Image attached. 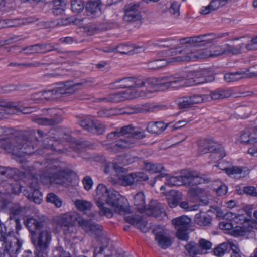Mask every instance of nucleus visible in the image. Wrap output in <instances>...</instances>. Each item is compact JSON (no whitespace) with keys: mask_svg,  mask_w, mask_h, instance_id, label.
I'll use <instances>...</instances> for the list:
<instances>
[{"mask_svg":"<svg viewBox=\"0 0 257 257\" xmlns=\"http://www.w3.org/2000/svg\"><path fill=\"white\" fill-rule=\"evenodd\" d=\"M23 173L25 176L31 177L30 187L32 192L29 194L28 198L36 204H40L42 201V193L39 190L38 176L42 183L49 187L53 184H63L70 177L65 164L55 159H48L41 163L36 162L33 166H27Z\"/></svg>","mask_w":257,"mask_h":257,"instance_id":"obj_1","label":"nucleus"},{"mask_svg":"<svg viewBox=\"0 0 257 257\" xmlns=\"http://www.w3.org/2000/svg\"><path fill=\"white\" fill-rule=\"evenodd\" d=\"M183 80V76L179 77L178 74H176L173 76L147 79L142 77H126L116 81L113 84L116 88H131L132 91H136V98L142 95L140 89L143 88H145L149 92L158 90L160 86L179 88L184 85Z\"/></svg>","mask_w":257,"mask_h":257,"instance_id":"obj_2","label":"nucleus"},{"mask_svg":"<svg viewBox=\"0 0 257 257\" xmlns=\"http://www.w3.org/2000/svg\"><path fill=\"white\" fill-rule=\"evenodd\" d=\"M54 222L59 225L64 230L73 226L76 222L87 233L98 238L101 246L95 247H104V250L109 244V239L106 234L102 230V227L90 221L82 218L76 212H69L57 216Z\"/></svg>","mask_w":257,"mask_h":257,"instance_id":"obj_3","label":"nucleus"},{"mask_svg":"<svg viewBox=\"0 0 257 257\" xmlns=\"http://www.w3.org/2000/svg\"><path fill=\"white\" fill-rule=\"evenodd\" d=\"M95 200L100 209V215H105L108 218L113 216L112 211L104 206L105 204L110 206L114 211L121 215H126L128 212L127 207L122 203V198L118 192L109 191L106 186L102 184L98 185L96 188Z\"/></svg>","mask_w":257,"mask_h":257,"instance_id":"obj_4","label":"nucleus"},{"mask_svg":"<svg viewBox=\"0 0 257 257\" xmlns=\"http://www.w3.org/2000/svg\"><path fill=\"white\" fill-rule=\"evenodd\" d=\"M179 53H183L180 56L172 58V61H191L198 59H205L208 57H215L222 55H225V45L217 46L215 50L197 49L195 47H183L177 51Z\"/></svg>","mask_w":257,"mask_h":257,"instance_id":"obj_5","label":"nucleus"},{"mask_svg":"<svg viewBox=\"0 0 257 257\" xmlns=\"http://www.w3.org/2000/svg\"><path fill=\"white\" fill-rule=\"evenodd\" d=\"M93 82L90 80H83L79 83L68 81L61 84L56 89L42 91L44 102L51 99H56L62 95H70L75 93L80 87H89Z\"/></svg>","mask_w":257,"mask_h":257,"instance_id":"obj_6","label":"nucleus"},{"mask_svg":"<svg viewBox=\"0 0 257 257\" xmlns=\"http://www.w3.org/2000/svg\"><path fill=\"white\" fill-rule=\"evenodd\" d=\"M131 128V132L121 137L122 138L116 141L110 148V151L113 153H118L122 150L133 148L138 144L137 140L141 139L146 136L144 131H135L134 127L128 125Z\"/></svg>","mask_w":257,"mask_h":257,"instance_id":"obj_7","label":"nucleus"},{"mask_svg":"<svg viewBox=\"0 0 257 257\" xmlns=\"http://www.w3.org/2000/svg\"><path fill=\"white\" fill-rule=\"evenodd\" d=\"M216 37L213 34H205L203 35H200L196 36H193L191 37H186L180 39V43L183 45L182 46L172 49L171 53H175V54H179L177 52L179 49H181L183 47L187 46V47H195V46H190L187 45L188 44H197L199 46H209L211 47L214 45L216 44ZM198 49L197 48H196ZM181 54V56H183V53H180Z\"/></svg>","mask_w":257,"mask_h":257,"instance_id":"obj_8","label":"nucleus"},{"mask_svg":"<svg viewBox=\"0 0 257 257\" xmlns=\"http://www.w3.org/2000/svg\"><path fill=\"white\" fill-rule=\"evenodd\" d=\"M179 77H183V86H189L194 85H198L212 82L214 78L212 75L205 69H202L199 71H190L187 74L183 73L178 74Z\"/></svg>","mask_w":257,"mask_h":257,"instance_id":"obj_9","label":"nucleus"},{"mask_svg":"<svg viewBox=\"0 0 257 257\" xmlns=\"http://www.w3.org/2000/svg\"><path fill=\"white\" fill-rule=\"evenodd\" d=\"M45 117H32V120L38 125L51 126L58 124L63 120L62 112L55 108H50L44 111Z\"/></svg>","mask_w":257,"mask_h":257,"instance_id":"obj_10","label":"nucleus"},{"mask_svg":"<svg viewBox=\"0 0 257 257\" xmlns=\"http://www.w3.org/2000/svg\"><path fill=\"white\" fill-rule=\"evenodd\" d=\"M191 221V219L186 215H182L172 219V223L177 230L176 236L179 239L183 240L188 239L187 230Z\"/></svg>","mask_w":257,"mask_h":257,"instance_id":"obj_11","label":"nucleus"},{"mask_svg":"<svg viewBox=\"0 0 257 257\" xmlns=\"http://www.w3.org/2000/svg\"><path fill=\"white\" fill-rule=\"evenodd\" d=\"M53 228L47 225L41 230L38 237V247L42 251L43 257L48 256V248L52 239Z\"/></svg>","mask_w":257,"mask_h":257,"instance_id":"obj_12","label":"nucleus"},{"mask_svg":"<svg viewBox=\"0 0 257 257\" xmlns=\"http://www.w3.org/2000/svg\"><path fill=\"white\" fill-rule=\"evenodd\" d=\"M182 185L186 186H196L208 182L206 176L197 172L186 171L181 175Z\"/></svg>","mask_w":257,"mask_h":257,"instance_id":"obj_13","label":"nucleus"},{"mask_svg":"<svg viewBox=\"0 0 257 257\" xmlns=\"http://www.w3.org/2000/svg\"><path fill=\"white\" fill-rule=\"evenodd\" d=\"M209 97L207 95H193L186 96L178 100V105L181 109L193 107L194 105L208 101Z\"/></svg>","mask_w":257,"mask_h":257,"instance_id":"obj_14","label":"nucleus"},{"mask_svg":"<svg viewBox=\"0 0 257 257\" xmlns=\"http://www.w3.org/2000/svg\"><path fill=\"white\" fill-rule=\"evenodd\" d=\"M10 151L16 156L23 157L32 154L34 152V148L31 142L28 140H22L18 144L13 145Z\"/></svg>","mask_w":257,"mask_h":257,"instance_id":"obj_15","label":"nucleus"},{"mask_svg":"<svg viewBox=\"0 0 257 257\" xmlns=\"http://www.w3.org/2000/svg\"><path fill=\"white\" fill-rule=\"evenodd\" d=\"M80 125L86 131L98 135L103 134L105 130V126L100 121L90 117L81 120Z\"/></svg>","mask_w":257,"mask_h":257,"instance_id":"obj_16","label":"nucleus"},{"mask_svg":"<svg viewBox=\"0 0 257 257\" xmlns=\"http://www.w3.org/2000/svg\"><path fill=\"white\" fill-rule=\"evenodd\" d=\"M140 3H133L126 5L124 8L125 15L123 19L126 22L140 20L142 16L139 11Z\"/></svg>","mask_w":257,"mask_h":257,"instance_id":"obj_17","label":"nucleus"},{"mask_svg":"<svg viewBox=\"0 0 257 257\" xmlns=\"http://www.w3.org/2000/svg\"><path fill=\"white\" fill-rule=\"evenodd\" d=\"M127 89L118 93L109 95L108 102L118 103L125 100L135 98L136 91H132L131 88H126Z\"/></svg>","mask_w":257,"mask_h":257,"instance_id":"obj_18","label":"nucleus"},{"mask_svg":"<svg viewBox=\"0 0 257 257\" xmlns=\"http://www.w3.org/2000/svg\"><path fill=\"white\" fill-rule=\"evenodd\" d=\"M145 211L148 215H152L158 219H162L166 215L161 204L156 200L150 201L148 208H146Z\"/></svg>","mask_w":257,"mask_h":257,"instance_id":"obj_19","label":"nucleus"},{"mask_svg":"<svg viewBox=\"0 0 257 257\" xmlns=\"http://www.w3.org/2000/svg\"><path fill=\"white\" fill-rule=\"evenodd\" d=\"M116 52L123 54L133 55L144 52L146 50L144 45L120 44L115 47Z\"/></svg>","mask_w":257,"mask_h":257,"instance_id":"obj_20","label":"nucleus"},{"mask_svg":"<svg viewBox=\"0 0 257 257\" xmlns=\"http://www.w3.org/2000/svg\"><path fill=\"white\" fill-rule=\"evenodd\" d=\"M240 141L246 145L257 144V130L255 127L246 128L240 133Z\"/></svg>","mask_w":257,"mask_h":257,"instance_id":"obj_21","label":"nucleus"},{"mask_svg":"<svg viewBox=\"0 0 257 257\" xmlns=\"http://www.w3.org/2000/svg\"><path fill=\"white\" fill-rule=\"evenodd\" d=\"M55 50L51 44H37L24 48L22 51L30 54L34 53H45Z\"/></svg>","mask_w":257,"mask_h":257,"instance_id":"obj_22","label":"nucleus"},{"mask_svg":"<svg viewBox=\"0 0 257 257\" xmlns=\"http://www.w3.org/2000/svg\"><path fill=\"white\" fill-rule=\"evenodd\" d=\"M18 111L16 106L12 102L0 99V119L7 118L9 115H12Z\"/></svg>","mask_w":257,"mask_h":257,"instance_id":"obj_23","label":"nucleus"},{"mask_svg":"<svg viewBox=\"0 0 257 257\" xmlns=\"http://www.w3.org/2000/svg\"><path fill=\"white\" fill-rule=\"evenodd\" d=\"M125 220L143 232H146L148 230V227L147 226V222L139 215H129L125 216Z\"/></svg>","mask_w":257,"mask_h":257,"instance_id":"obj_24","label":"nucleus"},{"mask_svg":"<svg viewBox=\"0 0 257 257\" xmlns=\"http://www.w3.org/2000/svg\"><path fill=\"white\" fill-rule=\"evenodd\" d=\"M101 2L100 0L90 1L86 6V10L88 15L95 17L101 14Z\"/></svg>","mask_w":257,"mask_h":257,"instance_id":"obj_25","label":"nucleus"},{"mask_svg":"<svg viewBox=\"0 0 257 257\" xmlns=\"http://www.w3.org/2000/svg\"><path fill=\"white\" fill-rule=\"evenodd\" d=\"M5 250L9 253L16 254L21 247L22 242L17 238L7 239L5 242Z\"/></svg>","mask_w":257,"mask_h":257,"instance_id":"obj_26","label":"nucleus"},{"mask_svg":"<svg viewBox=\"0 0 257 257\" xmlns=\"http://www.w3.org/2000/svg\"><path fill=\"white\" fill-rule=\"evenodd\" d=\"M155 240L158 245L164 249L168 248L171 245L170 238L164 230L156 233Z\"/></svg>","mask_w":257,"mask_h":257,"instance_id":"obj_27","label":"nucleus"},{"mask_svg":"<svg viewBox=\"0 0 257 257\" xmlns=\"http://www.w3.org/2000/svg\"><path fill=\"white\" fill-rule=\"evenodd\" d=\"M252 76V75H250L245 71H237L225 74L224 79L227 82H233L243 78Z\"/></svg>","mask_w":257,"mask_h":257,"instance_id":"obj_28","label":"nucleus"},{"mask_svg":"<svg viewBox=\"0 0 257 257\" xmlns=\"http://www.w3.org/2000/svg\"><path fill=\"white\" fill-rule=\"evenodd\" d=\"M194 221L200 226H210L211 225L212 218L205 212H200L195 215Z\"/></svg>","mask_w":257,"mask_h":257,"instance_id":"obj_29","label":"nucleus"},{"mask_svg":"<svg viewBox=\"0 0 257 257\" xmlns=\"http://www.w3.org/2000/svg\"><path fill=\"white\" fill-rule=\"evenodd\" d=\"M133 202L136 209L142 212L146 210V199L144 194L143 192H139L133 195Z\"/></svg>","mask_w":257,"mask_h":257,"instance_id":"obj_30","label":"nucleus"},{"mask_svg":"<svg viewBox=\"0 0 257 257\" xmlns=\"http://www.w3.org/2000/svg\"><path fill=\"white\" fill-rule=\"evenodd\" d=\"M167 126L168 124L162 121H153L148 124L147 130L150 133L158 135L163 132Z\"/></svg>","mask_w":257,"mask_h":257,"instance_id":"obj_31","label":"nucleus"},{"mask_svg":"<svg viewBox=\"0 0 257 257\" xmlns=\"http://www.w3.org/2000/svg\"><path fill=\"white\" fill-rule=\"evenodd\" d=\"M188 194L191 197H196L199 199L203 205H207L209 202L206 193L203 189L198 187L191 188L189 190Z\"/></svg>","mask_w":257,"mask_h":257,"instance_id":"obj_32","label":"nucleus"},{"mask_svg":"<svg viewBox=\"0 0 257 257\" xmlns=\"http://www.w3.org/2000/svg\"><path fill=\"white\" fill-rule=\"evenodd\" d=\"M182 199V193L177 191L171 190L169 192L167 195L168 203L169 206L171 208H174L177 206Z\"/></svg>","mask_w":257,"mask_h":257,"instance_id":"obj_33","label":"nucleus"},{"mask_svg":"<svg viewBox=\"0 0 257 257\" xmlns=\"http://www.w3.org/2000/svg\"><path fill=\"white\" fill-rule=\"evenodd\" d=\"M117 175L121 185L126 186L133 184L132 173H127L122 167H121V170L117 173Z\"/></svg>","mask_w":257,"mask_h":257,"instance_id":"obj_34","label":"nucleus"},{"mask_svg":"<svg viewBox=\"0 0 257 257\" xmlns=\"http://www.w3.org/2000/svg\"><path fill=\"white\" fill-rule=\"evenodd\" d=\"M26 225L32 234H35L38 229L43 228V222L34 218H29L26 221Z\"/></svg>","mask_w":257,"mask_h":257,"instance_id":"obj_35","label":"nucleus"},{"mask_svg":"<svg viewBox=\"0 0 257 257\" xmlns=\"http://www.w3.org/2000/svg\"><path fill=\"white\" fill-rule=\"evenodd\" d=\"M211 152L210 157L213 161H217L220 160L225 156L224 148L221 146L217 145L216 143H214L213 150Z\"/></svg>","mask_w":257,"mask_h":257,"instance_id":"obj_36","label":"nucleus"},{"mask_svg":"<svg viewBox=\"0 0 257 257\" xmlns=\"http://www.w3.org/2000/svg\"><path fill=\"white\" fill-rule=\"evenodd\" d=\"M144 169L150 173H162L164 170L163 166L160 163L144 162Z\"/></svg>","mask_w":257,"mask_h":257,"instance_id":"obj_37","label":"nucleus"},{"mask_svg":"<svg viewBox=\"0 0 257 257\" xmlns=\"http://www.w3.org/2000/svg\"><path fill=\"white\" fill-rule=\"evenodd\" d=\"M131 128L129 126H124L117 128L115 131L111 132L107 135V139L113 140L116 138L120 137L122 135H126L131 132Z\"/></svg>","mask_w":257,"mask_h":257,"instance_id":"obj_38","label":"nucleus"},{"mask_svg":"<svg viewBox=\"0 0 257 257\" xmlns=\"http://www.w3.org/2000/svg\"><path fill=\"white\" fill-rule=\"evenodd\" d=\"M230 95L229 91L226 90L217 89L214 91H212L210 93V96L207 95L209 97V100H216L225 98L228 97Z\"/></svg>","mask_w":257,"mask_h":257,"instance_id":"obj_39","label":"nucleus"},{"mask_svg":"<svg viewBox=\"0 0 257 257\" xmlns=\"http://www.w3.org/2000/svg\"><path fill=\"white\" fill-rule=\"evenodd\" d=\"M185 248L190 255L202 254V249L200 247L199 244L194 242L188 243L185 246Z\"/></svg>","mask_w":257,"mask_h":257,"instance_id":"obj_40","label":"nucleus"},{"mask_svg":"<svg viewBox=\"0 0 257 257\" xmlns=\"http://www.w3.org/2000/svg\"><path fill=\"white\" fill-rule=\"evenodd\" d=\"M224 45L225 55H237L241 53V49L244 45L243 43H240L237 46L230 45L228 44Z\"/></svg>","mask_w":257,"mask_h":257,"instance_id":"obj_41","label":"nucleus"},{"mask_svg":"<svg viewBox=\"0 0 257 257\" xmlns=\"http://www.w3.org/2000/svg\"><path fill=\"white\" fill-rule=\"evenodd\" d=\"M175 56L172 57L170 59L168 62L169 63H172L174 62V61H172V58L174 57H178ZM179 61H176L175 62H178ZM168 63V61L165 59H158L155 60L153 61L150 62L148 64V68L150 69H158L159 68H160L161 67H163L166 65L167 63Z\"/></svg>","mask_w":257,"mask_h":257,"instance_id":"obj_42","label":"nucleus"},{"mask_svg":"<svg viewBox=\"0 0 257 257\" xmlns=\"http://www.w3.org/2000/svg\"><path fill=\"white\" fill-rule=\"evenodd\" d=\"M75 204L77 208L81 211L89 210L92 206L90 202L84 200H77Z\"/></svg>","mask_w":257,"mask_h":257,"instance_id":"obj_43","label":"nucleus"},{"mask_svg":"<svg viewBox=\"0 0 257 257\" xmlns=\"http://www.w3.org/2000/svg\"><path fill=\"white\" fill-rule=\"evenodd\" d=\"M165 184L169 186L182 185L181 175L178 176H167L166 178Z\"/></svg>","mask_w":257,"mask_h":257,"instance_id":"obj_44","label":"nucleus"},{"mask_svg":"<svg viewBox=\"0 0 257 257\" xmlns=\"http://www.w3.org/2000/svg\"><path fill=\"white\" fill-rule=\"evenodd\" d=\"M58 144V141L56 140L54 137H50L49 135L45 138L43 142L44 148L53 150L56 149L54 146H56Z\"/></svg>","mask_w":257,"mask_h":257,"instance_id":"obj_45","label":"nucleus"},{"mask_svg":"<svg viewBox=\"0 0 257 257\" xmlns=\"http://www.w3.org/2000/svg\"><path fill=\"white\" fill-rule=\"evenodd\" d=\"M46 200L48 202L54 204L58 208L61 207L62 205V200L53 193L48 194Z\"/></svg>","mask_w":257,"mask_h":257,"instance_id":"obj_46","label":"nucleus"},{"mask_svg":"<svg viewBox=\"0 0 257 257\" xmlns=\"http://www.w3.org/2000/svg\"><path fill=\"white\" fill-rule=\"evenodd\" d=\"M121 170V166H119L115 163L109 162L106 164L104 171L106 174L110 173L114 171L117 175Z\"/></svg>","mask_w":257,"mask_h":257,"instance_id":"obj_47","label":"nucleus"},{"mask_svg":"<svg viewBox=\"0 0 257 257\" xmlns=\"http://www.w3.org/2000/svg\"><path fill=\"white\" fill-rule=\"evenodd\" d=\"M99 117L106 118L117 114V111L114 109H102L97 112Z\"/></svg>","mask_w":257,"mask_h":257,"instance_id":"obj_48","label":"nucleus"},{"mask_svg":"<svg viewBox=\"0 0 257 257\" xmlns=\"http://www.w3.org/2000/svg\"><path fill=\"white\" fill-rule=\"evenodd\" d=\"M84 8V3L82 0H72L71 8L76 13L81 12Z\"/></svg>","mask_w":257,"mask_h":257,"instance_id":"obj_49","label":"nucleus"},{"mask_svg":"<svg viewBox=\"0 0 257 257\" xmlns=\"http://www.w3.org/2000/svg\"><path fill=\"white\" fill-rule=\"evenodd\" d=\"M228 249V244L225 242L223 243L214 248L213 252L217 256H223Z\"/></svg>","mask_w":257,"mask_h":257,"instance_id":"obj_50","label":"nucleus"},{"mask_svg":"<svg viewBox=\"0 0 257 257\" xmlns=\"http://www.w3.org/2000/svg\"><path fill=\"white\" fill-rule=\"evenodd\" d=\"M133 184L139 182L146 181L148 179V175L142 172L132 173Z\"/></svg>","mask_w":257,"mask_h":257,"instance_id":"obj_51","label":"nucleus"},{"mask_svg":"<svg viewBox=\"0 0 257 257\" xmlns=\"http://www.w3.org/2000/svg\"><path fill=\"white\" fill-rule=\"evenodd\" d=\"M246 234H247V232L245 224L234 227L231 232V235L234 236H244Z\"/></svg>","mask_w":257,"mask_h":257,"instance_id":"obj_52","label":"nucleus"},{"mask_svg":"<svg viewBox=\"0 0 257 257\" xmlns=\"http://www.w3.org/2000/svg\"><path fill=\"white\" fill-rule=\"evenodd\" d=\"M226 172L229 175H233L234 177L237 176L238 175L241 174L242 170L240 167L235 166L231 168H225Z\"/></svg>","mask_w":257,"mask_h":257,"instance_id":"obj_53","label":"nucleus"},{"mask_svg":"<svg viewBox=\"0 0 257 257\" xmlns=\"http://www.w3.org/2000/svg\"><path fill=\"white\" fill-rule=\"evenodd\" d=\"M214 143L205 144L204 146H200L198 149L199 153L200 155L206 154L209 152H212L214 147Z\"/></svg>","mask_w":257,"mask_h":257,"instance_id":"obj_54","label":"nucleus"},{"mask_svg":"<svg viewBox=\"0 0 257 257\" xmlns=\"http://www.w3.org/2000/svg\"><path fill=\"white\" fill-rule=\"evenodd\" d=\"M212 243L204 239H201L199 241V246L202 249V254L205 253V250L210 249L212 247Z\"/></svg>","mask_w":257,"mask_h":257,"instance_id":"obj_55","label":"nucleus"},{"mask_svg":"<svg viewBox=\"0 0 257 257\" xmlns=\"http://www.w3.org/2000/svg\"><path fill=\"white\" fill-rule=\"evenodd\" d=\"M180 4L176 2H174L171 4L169 11L175 17H177L180 15Z\"/></svg>","mask_w":257,"mask_h":257,"instance_id":"obj_56","label":"nucleus"},{"mask_svg":"<svg viewBox=\"0 0 257 257\" xmlns=\"http://www.w3.org/2000/svg\"><path fill=\"white\" fill-rule=\"evenodd\" d=\"M219 227L222 230H226L231 234V231L234 228L233 226L229 221H223L219 223Z\"/></svg>","mask_w":257,"mask_h":257,"instance_id":"obj_57","label":"nucleus"},{"mask_svg":"<svg viewBox=\"0 0 257 257\" xmlns=\"http://www.w3.org/2000/svg\"><path fill=\"white\" fill-rule=\"evenodd\" d=\"M31 99L32 101L35 103L44 102L42 91L36 92L32 95Z\"/></svg>","mask_w":257,"mask_h":257,"instance_id":"obj_58","label":"nucleus"},{"mask_svg":"<svg viewBox=\"0 0 257 257\" xmlns=\"http://www.w3.org/2000/svg\"><path fill=\"white\" fill-rule=\"evenodd\" d=\"M247 234L251 232H253L255 230H257V221L253 220L250 222H247L245 224Z\"/></svg>","mask_w":257,"mask_h":257,"instance_id":"obj_59","label":"nucleus"},{"mask_svg":"<svg viewBox=\"0 0 257 257\" xmlns=\"http://www.w3.org/2000/svg\"><path fill=\"white\" fill-rule=\"evenodd\" d=\"M228 244V248H230L232 251V253H240V249L238 247V245L236 241L229 240L227 242H226Z\"/></svg>","mask_w":257,"mask_h":257,"instance_id":"obj_60","label":"nucleus"},{"mask_svg":"<svg viewBox=\"0 0 257 257\" xmlns=\"http://www.w3.org/2000/svg\"><path fill=\"white\" fill-rule=\"evenodd\" d=\"M82 182L84 185V188L86 190H89L91 189L93 184V181L92 178L89 176L85 177L82 180Z\"/></svg>","mask_w":257,"mask_h":257,"instance_id":"obj_61","label":"nucleus"},{"mask_svg":"<svg viewBox=\"0 0 257 257\" xmlns=\"http://www.w3.org/2000/svg\"><path fill=\"white\" fill-rule=\"evenodd\" d=\"M248 219L244 214L236 213V217L234 218V222L238 224H243L246 223Z\"/></svg>","mask_w":257,"mask_h":257,"instance_id":"obj_62","label":"nucleus"},{"mask_svg":"<svg viewBox=\"0 0 257 257\" xmlns=\"http://www.w3.org/2000/svg\"><path fill=\"white\" fill-rule=\"evenodd\" d=\"M9 183L11 187L12 192L14 194H18L21 191L22 186L19 182L16 181L15 184L13 185L12 180H9Z\"/></svg>","mask_w":257,"mask_h":257,"instance_id":"obj_63","label":"nucleus"},{"mask_svg":"<svg viewBox=\"0 0 257 257\" xmlns=\"http://www.w3.org/2000/svg\"><path fill=\"white\" fill-rule=\"evenodd\" d=\"M226 4L221 0H212L209 5L213 11L216 10Z\"/></svg>","mask_w":257,"mask_h":257,"instance_id":"obj_64","label":"nucleus"}]
</instances>
